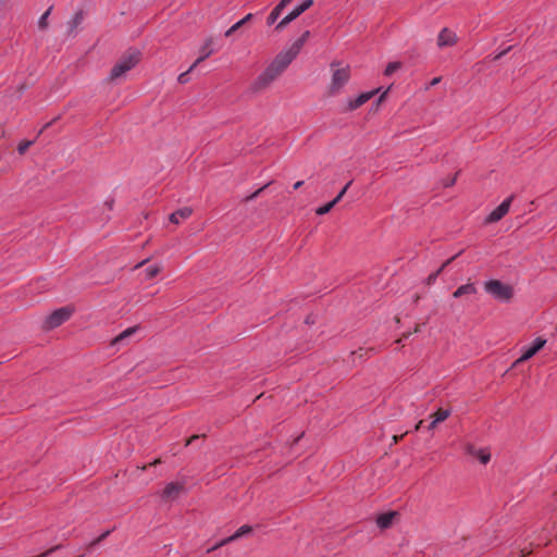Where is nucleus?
I'll return each instance as SVG.
<instances>
[{
    "mask_svg": "<svg viewBox=\"0 0 557 557\" xmlns=\"http://www.w3.org/2000/svg\"><path fill=\"white\" fill-rule=\"evenodd\" d=\"M335 205H336L335 201L332 200V201L327 202L326 205L319 207L317 209L315 213L318 215L326 214L334 208Z\"/></svg>",
    "mask_w": 557,
    "mask_h": 557,
    "instance_id": "24",
    "label": "nucleus"
},
{
    "mask_svg": "<svg viewBox=\"0 0 557 557\" xmlns=\"http://www.w3.org/2000/svg\"><path fill=\"white\" fill-rule=\"evenodd\" d=\"M136 331H137L136 326L126 329L125 331H123L121 334H119L116 337H114L112 339L111 345L115 346V345L122 343L123 341H125L126 338H128L129 336L135 334Z\"/></svg>",
    "mask_w": 557,
    "mask_h": 557,
    "instance_id": "19",
    "label": "nucleus"
},
{
    "mask_svg": "<svg viewBox=\"0 0 557 557\" xmlns=\"http://www.w3.org/2000/svg\"><path fill=\"white\" fill-rule=\"evenodd\" d=\"M109 534V531H107L106 533H103L100 537H99V541L104 539L107 535Z\"/></svg>",
    "mask_w": 557,
    "mask_h": 557,
    "instance_id": "45",
    "label": "nucleus"
},
{
    "mask_svg": "<svg viewBox=\"0 0 557 557\" xmlns=\"http://www.w3.org/2000/svg\"><path fill=\"white\" fill-rule=\"evenodd\" d=\"M403 437H404V434H401V435H394V436H393V441H394V443H397V442H398L399 440H401Z\"/></svg>",
    "mask_w": 557,
    "mask_h": 557,
    "instance_id": "39",
    "label": "nucleus"
},
{
    "mask_svg": "<svg viewBox=\"0 0 557 557\" xmlns=\"http://www.w3.org/2000/svg\"><path fill=\"white\" fill-rule=\"evenodd\" d=\"M232 542H234V540L232 539V536H228V537H226V539H223L222 541H220L219 543H216L213 547L209 548V549H208V552L210 553V552H212V550H215V549H218V548H220V547H222V546H224V545H226V544H228V543H232Z\"/></svg>",
    "mask_w": 557,
    "mask_h": 557,
    "instance_id": "27",
    "label": "nucleus"
},
{
    "mask_svg": "<svg viewBox=\"0 0 557 557\" xmlns=\"http://www.w3.org/2000/svg\"><path fill=\"white\" fill-rule=\"evenodd\" d=\"M440 81H441V77H435V78H433V79L431 81L430 85H431V86H435V85H437V84L440 83Z\"/></svg>",
    "mask_w": 557,
    "mask_h": 557,
    "instance_id": "36",
    "label": "nucleus"
},
{
    "mask_svg": "<svg viewBox=\"0 0 557 557\" xmlns=\"http://www.w3.org/2000/svg\"><path fill=\"white\" fill-rule=\"evenodd\" d=\"M252 531V528L250 525H242L232 536L234 541L240 539L242 536H245L249 534Z\"/></svg>",
    "mask_w": 557,
    "mask_h": 557,
    "instance_id": "21",
    "label": "nucleus"
},
{
    "mask_svg": "<svg viewBox=\"0 0 557 557\" xmlns=\"http://www.w3.org/2000/svg\"><path fill=\"white\" fill-rule=\"evenodd\" d=\"M242 26H243V22L235 23L232 27H230L225 32V36H227V37L231 36L234 32L238 30Z\"/></svg>",
    "mask_w": 557,
    "mask_h": 557,
    "instance_id": "30",
    "label": "nucleus"
},
{
    "mask_svg": "<svg viewBox=\"0 0 557 557\" xmlns=\"http://www.w3.org/2000/svg\"><path fill=\"white\" fill-rule=\"evenodd\" d=\"M146 262H147V260H144V261H141V262H139V263H137V264L135 265V269H138V268L143 267Z\"/></svg>",
    "mask_w": 557,
    "mask_h": 557,
    "instance_id": "42",
    "label": "nucleus"
},
{
    "mask_svg": "<svg viewBox=\"0 0 557 557\" xmlns=\"http://www.w3.org/2000/svg\"><path fill=\"white\" fill-rule=\"evenodd\" d=\"M161 461L160 459H156L153 462H151L149 466H156L159 465Z\"/></svg>",
    "mask_w": 557,
    "mask_h": 557,
    "instance_id": "44",
    "label": "nucleus"
},
{
    "mask_svg": "<svg viewBox=\"0 0 557 557\" xmlns=\"http://www.w3.org/2000/svg\"><path fill=\"white\" fill-rule=\"evenodd\" d=\"M546 344V339L542 338V337H537L532 346H530L529 348H527L523 354L521 355L520 358H518L512 367H517L518 364L529 360L530 358H532L535 354H537Z\"/></svg>",
    "mask_w": 557,
    "mask_h": 557,
    "instance_id": "7",
    "label": "nucleus"
},
{
    "mask_svg": "<svg viewBox=\"0 0 557 557\" xmlns=\"http://www.w3.org/2000/svg\"><path fill=\"white\" fill-rule=\"evenodd\" d=\"M198 438H199V436H198V435H194V436H191V437L187 441L186 445L191 444L195 440H198Z\"/></svg>",
    "mask_w": 557,
    "mask_h": 557,
    "instance_id": "37",
    "label": "nucleus"
},
{
    "mask_svg": "<svg viewBox=\"0 0 557 557\" xmlns=\"http://www.w3.org/2000/svg\"><path fill=\"white\" fill-rule=\"evenodd\" d=\"M313 4V0H305L297 7H295L283 20L278 22V24L275 26L276 30H282L285 28L290 22L296 20L298 16H300L305 11H307L309 8H311Z\"/></svg>",
    "mask_w": 557,
    "mask_h": 557,
    "instance_id": "6",
    "label": "nucleus"
},
{
    "mask_svg": "<svg viewBox=\"0 0 557 557\" xmlns=\"http://www.w3.org/2000/svg\"><path fill=\"white\" fill-rule=\"evenodd\" d=\"M484 289L496 300L508 302L513 297V288L509 284L498 280H490L484 283Z\"/></svg>",
    "mask_w": 557,
    "mask_h": 557,
    "instance_id": "4",
    "label": "nucleus"
},
{
    "mask_svg": "<svg viewBox=\"0 0 557 557\" xmlns=\"http://www.w3.org/2000/svg\"><path fill=\"white\" fill-rule=\"evenodd\" d=\"M162 269H163V267L161 263H157V264L148 267L145 270L146 278L151 280V278L156 277L162 271Z\"/></svg>",
    "mask_w": 557,
    "mask_h": 557,
    "instance_id": "20",
    "label": "nucleus"
},
{
    "mask_svg": "<svg viewBox=\"0 0 557 557\" xmlns=\"http://www.w3.org/2000/svg\"><path fill=\"white\" fill-rule=\"evenodd\" d=\"M455 182H456V176H454L453 178H450V180L445 184V186H446V187L453 186V185L455 184Z\"/></svg>",
    "mask_w": 557,
    "mask_h": 557,
    "instance_id": "35",
    "label": "nucleus"
},
{
    "mask_svg": "<svg viewBox=\"0 0 557 557\" xmlns=\"http://www.w3.org/2000/svg\"><path fill=\"white\" fill-rule=\"evenodd\" d=\"M251 17H252V14L249 13L244 18H242L239 22H243V26H244L248 21L251 20Z\"/></svg>",
    "mask_w": 557,
    "mask_h": 557,
    "instance_id": "33",
    "label": "nucleus"
},
{
    "mask_svg": "<svg viewBox=\"0 0 557 557\" xmlns=\"http://www.w3.org/2000/svg\"><path fill=\"white\" fill-rule=\"evenodd\" d=\"M422 424H423V420H420V421L416 424L414 430H416V431H418V430L422 426Z\"/></svg>",
    "mask_w": 557,
    "mask_h": 557,
    "instance_id": "40",
    "label": "nucleus"
},
{
    "mask_svg": "<svg viewBox=\"0 0 557 557\" xmlns=\"http://www.w3.org/2000/svg\"><path fill=\"white\" fill-rule=\"evenodd\" d=\"M269 184L264 185L263 187L259 188L257 191H255L253 194H251L250 196H248L246 198L247 201H250V200H253L256 197H258L260 195V193L268 187Z\"/></svg>",
    "mask_w": 557,
    "mask_h": 557,
    "instance_id": "32",
    "label": "nucleus"
},
{
    "mask_svg": "<svg viewBox=\"0 0 557 557\" xmlns=\"http://www.w3.org/2000/svg\"><path fill=\"white\" fill-rule=\"evenodd\" d=\"M385 95H386V91H385V92H383V94L380 96V98H379V100H377V103H381V102L383 101V99H384Z\"/></svg>",
    "mask_w": 557,
    "mask_h": 557,
    "instance_id": "43",
    "label": "nucleus"
},
{
    "mask_svg": "<svg viewBox=\"0 0 557 557\" xmlns=\"http://www.w3.org/2000/svg\"><path fill=\"white\" fill-rule=\"evenodd\" d=\"M193 213V210L188 207L176 210L170 215V221L174 224H180L181 221L188 219Z\"/></svg>",
    "mask_w": 557,
    "mask_h": 557,
    "instance_id": "14",
    "label": "nucleus"
},
{
    "mask_svg": "<svg viewBox=\"0 0 557 557\" xmlns=\"http://www.w3.org/2000/svg\"><path fill=\"white\" fill-rule=\"evenodd\" d=\"M309 37L310 32L305 30L287 49L277 53L270 64L251 82L250 91L259 94L268 89L300 53Z\"/></svg>",
    "mask_w": 557,
    "mask_h": 557,
    "instance_id": "1",
    "label": "nucleus"
},
{
    "mask_svg": "<svg viewBox=\"0 0 557 557\" xmlns=\"http://www.w3.org/2000/svg\"><path fill=\"white\" fill-rule=\"evenodd\" d=\"M419 299H420V297H419V295H417V296L414 297V302H418V300H419Z\"/></svg>",
    "mask_w": 557,
    "mask_h": 557,
    "instance_id": "47",
    "label": "nucleus"
},
{
    "mask_svg": "<svg viewBox=\"0 0 557 557\" xmlns=\"http://www.w3.org/2000/svg\"><path fill=\"white\" fill-rule=\"evenodd\" d=\"M213 39L208 38L203 46L200 48V57L190 65L189 71H193L199 63L209 58L214 51L212 49Z\"/></svg>",
    "mask_w": 557,
    "mask_h": 557,
    "instance_id": "11",
    "label": "nucleus"
},
{
    "mask_svg": "<svg viewBox=\"0 0 557 557\" xmlns=\"http://www.w3.org/2000/svg\"><path fill=\"white\" fill-rule=\"evenodd\" d=\"M140 60V53L136 50L125 53L119 62L112 67L110 79L115 81L132 70Z\"/></svg>",
    "mask_w": 557,
    "mask_h": 557,
    "instance_id": "3",
    "label": "nucleus"
},
{
    "mask_svg": "<svg viewBox=\"0 0 557 557\" xmlns=\"http://www.w3.org/2000/svg\"><path fill=\"white\" fill-rule=\"evenodd\" d=\"M483 465H486L491 460V454L485 449H479L475 456Z\"/></svg>",
    "mask_w": 557,
    "mask_h": 557,
    "instance_id": "23",
    "label": "nucleus"
},
{
    "mask_svg": "<svg viewBox=\"0 0 557 557\" xmlns=\"http://www.w3.org/2000/svg\"><path fill=\"white\" fill-rule=\"evenodd\" d=\"M419 331H420V325L418 324V325L416 326V329H414V332L417 333V332H419Z\"/></svg>",
    "mask_w": 557,
    "mask_h": 557,
    "instance_id": "46",
    "label": "nucleus"
},
{
    "mask_svg": "<svg viewBox=\"0 0 557 557\" xmlns=\"http://www.w3.org/2000/svg\"><path fill=\"white\" fill-rule=\"evenodd\" d=\"M286 5H288L287 2H285L284 0L280 1V3L272 10V12L268 16V18H267L268 25H272L275 23V21L282 14V11L285 9Z\"/></svg>",
    "mask_w": 557,
    "mask_h": 557,
    "instance_id": "17",
    "label": "nucleus"
},
{
    "mask_svg": "<svg viewBox=\"0 0 557 557\" xmlns=\"http://www.w3.org/2000/svg\"><path fill=\"white\" fill-rule=\"evenodd\" d=\"M456 257H457V256H454V257H451L450 259L446 260V261L441 265V268H440L437 271H435V272L431 273V274L426 277V280H425L426 285H433V284L436 282L437 276H438V275L444 271V269H445V268H446V267H447V265H448V264H449V263H450V262H451Z\"/></svg>",
    "mask_w": 557,
    "mask_h": 557,
    "instance_id": "18",
    "label": "nucleus"
},
{
    "mask_svg": "<svg viewBox=\"0 0 557 557\" xmlns=\"http://www.w3.org/2000/svg\"><path fill=\"white\" fill-rule=\"evenodd\" d=\"M556 52H557V50H556Z\"/></svg>",
    "mask_w": 557,
    "mask_h": 557,
    "instance_id": "49",
    "label": "nucleus"
},
{
    "mask_svg": "<svg viewBox=\"0 0 557 557\" xmlns=\"http://www.w3.org/2000/svg\"><path fill=\"white\" fill-rule=\"evenodd\" d=\"M379 90H372L368 92H362L357 98L349 100L348 109L356 110L368 102Z\"/></svg>",
    "mask_w": 557,
    "mask_h": 557,
    "instance_id": "12",
    "label": "nucleus"
},
{
    "mask_svg": "<svg viewBox=\"0 0 557 557\" xmlns=\"http://www.w3.org/2000/svg\"><path fill=\"white\" fill-rule=\"evenodd\" d=\"M184 491V484L180 482H171L166 484L162 492V498L165 502L176 499L181 493Z\"/></svg>",
    "mask_w": 557,
    "mask_h": 557,
    "instance_id": "9",
    "label": "nucleus"
},
{
    "mask_svg": "<svg viewBox=\"0 0 557 557\" xmlns=\"http://www.w3.org/2000/svg\"><path fill=\"white\" fill-rule=\"evenodd\" d=\"M457 42V35L449 28H443L437 36L440 48L451 47Z\"/></svg>",
    "mask_w": 557,
    "mask_h": 557,
    "instance_id": "10",
    "label": "nucleus"
},
{
    "mask_svg": "<svg viewBox=\"0 0 557 557\" xmlns=\"http://www.w3.org/2000/svg\"><path fill=\"white\" fill-rule=\"evenodd\" d=\"M400 66H401L400 62H391V63L387 64L385 71H384V74L389 76L394 72H396L398 69H400Z\"/></svg>",
    "mask_w": 557,
    "mask_h": 557,
    "instance_id": "25",
    "label": "nucleus"
},
{
    "mask_svg": "<svg viewBox=\"0 0 557 557\" xmlns=\"http://www.w3.org/2000/svg\"><path fill=\"white\" fill-rule=\"evenodd\" d=\"M352 181H349L345 186L344 188L338 193V195L333 199V201H335V203H338L342 198L344 197V195L346 194L347 189L349 188V186L351 185Z\"/></svg>",
    "mask_w": 557,
    "mask_h": 557,
    "instance_id": "28",
    "label": "nucleus"
},
{
    "mask_svg": "<svg viewBox=\"0 0 557 557\" xmlns=\"http://www.w3.org/2000/svg\"><path fill=\"white\" fill-rule=\"evenodd\" d=\"M285 2H287L288 4L293 1V0H284Z\"/></svg>",
    "mask_w": 557,
    "mask_h": 557,
    "instance_id": "48",
    "label": "nucleus"
},
{
    "mask_svg": "<svg viewBox=\"0 0 557 557\" xmlns=\"http://www.w3.org/2000/svg\"><path fill=\"white\" fill-rule=\"evenodd\" d=\"M332 77L327 87V94L330 96H336L341 92L344 86L350 78V67L339 66V63L333 62L331 64Z\"/></svg>",
    "mask_w": 557,
    "mask_h": 557,
    "instance_id": "2",
    "label": "nucleus"
},
{
    "mask_svg": "<svg viewBox=\"0 0 557 557\" xmlns=\"http://www.w3.org/2000/svg\"><path fill=\"white\" fill-rule=\"evenodd\" d=\"M52 124V122H49L47 123L39 132V134H41L46 128H48L50 125Z\"/></svg>",
    "mask_w": 557,
    "mask_h": 557,
    "instance_id": "41",
    "label": "nucleus"
},
{
    "mask_svg": "<svg viewBox=\"0 0 557 557\" xmlns=\"http://www.w3.org/2000/svg\"><path fill=\"white\" fill-rule=\"evenodd\" d=\"M476 287L473 283H467L465 285L459 286L453 294L454 298H461L468 295L476 294Z\"/></svg>",
    "mask_w": 557,
    "mask_h": 557,
    "instance_id": "15",
    "label": "nucleus"
},
{
    "mask_svg": "<svg viewBox=\"0 0 557 557\" xmlns=\"http://www.w3.org/2000/svg\"><path fill=\"white\" fill-rule=\"evenodd\" d=\"M34 144V140H23L17 146V151L20 154H24L27 149Z\"/></svg>",
    "mask_w": 557,
    "mask_h": 557,
    "instance_id": "26",
    "label": "nucleus"
},
{
    "mask_svg": "<svg viewBox=\"0 0 557 557\" xmlns=\"http://www.w3.org/2000/svg\"><path fill=\"white\" fill-rule=\"evenodd\" d=\"M190 72H191V71H189V69H188L186 72L182 73V74L178 76V78H177V79H178V83H181V84H186V83L188 82V75H189V73H190Z\"/></svg>",
    "mask_w": 557,
    "mask_h": 557,
    "instance_id": "31",
    "label": "nucleus"
},
{
    "mask_svg": "<svg viewBox=\"0 0 557 557\" xmlns=\"http://www.w3.org/2000/svg\"><path fill=\"white\" fill-rule=\"evenodd\" d=\"M513 196L505 199L497 208H495L486 218L487 223H494L499 221L504 215L507 214L510 208Z\"/></svg>",
    "mask_w": 557,
    "mask_h": 557,
    "instance_id": "8",
    "label": "nucleus"
},
{
    "mask_svg": "<svg viewBox=\"0 0 557 557\" xmlns=\"http://www.w3.org/2000/svg\"><path fill=\"white\" fill-rule=\"evenodd\" d=\"M478 450H479V449H476V448L474 447V445H473V444H471V443H467V444H465V451H466L468 455H470V456H475V454H476V451H478Z\"/></svg>",
    "mask_w": 557,
    "mask_h": 557,
    "instance_id": "29",
    "label": "nucleus"
},
{
    "mask_svg": "<svg viewBox=\"0 0 557 557\" xmlns=\"http://www.w3.org/2000/svg\"><path fill=\"white\" fill-rule=\"evenodd\" d=\"M451 414L449 409L440 408L433 414H431L432 422L428 426L429 430H434L436 425L443 421H445Z\"/></svg>",
    "mask_w": 557,
    "mask_h": 557,
    "instance_id": "13",
    "label": "nucleus"
},
{
    "mask_svg": "<svg viewBox=\"0 0 557 557\" xmlns=\"http://www.w3.org/2000/svg\"><path fill=\"white\" fill-rule=\"evenodd\" d=\"M72 313L73 310L69 307H63L53 311L49 317H47L45 327L48 330L58 327L59 325L67 321Z\"/></svg>",
    "mask_w": 557,
    "mask_h": 557,
    "instance_id": "5",
    "label": "nucleus"
},
{
    "mask_svg": "<svg viewBox=\"0 0 557 557\" xmlns=\"http://www.w3.org/2000/svg\"><path fill=\"white\" fill-rule=\"evenodd\" d=\"M509 50H510V48H508V49H506V50H504V51L499 52L498 54H496V55H495V58H494V59H495V60L500 59V58H502L503 55H505Z\"/></svg>",
    "mask_w": 557,
    "mask_h": 557,
    "instance_id": "34",
    "label": "nucleus"
},
{
    "mask_svg": "<svg viewBox=\"0 0 557 557\" xmlns=\"http://www.w3.org/2000/svg\"><path fill=\"white\" fill-rule=\"evenodd\" d=\"M395 516H396L395 511H388V512L380 515L376 519L377 527L381 529L389 528L393 523Z\"/></svg>",
    "mask_w": 557,
    "mask_h": 557,
    "instance_id": "16",
    "label": "nucleus"
},
{
    "mask_svg": "<svg viewBox=\"0 0 557 557\" xmlns=\"http://www.w3.org/2000/svg\"><path fill=\"white\" fill-rule=\"evenodd\" d=\"M302 184H304V182H302V181H298V182H296V183L294 184V188H295V189H298V188H300V187L302 186Z\"/></svg>",
    "mask_w": 557,
    "mask_h": 557,
    "instance_id": "38",
    "label": "nucleus"
},
{
    "mask_svg": "<svg viewBox=\"0 0 557 557\" xmlns=\"http://www.w3.org/2000/svg\"><path fill=\"white\" fill-rule=\"evenodd\" d=\"M52 7H50L39 18L38 21V28L41 30L47 29L48 27V17L51 13Z\"/></svg>",
    "mask_w": 557,
    "mask_h": 557,
    "instance_id": "22",
    "label": "nucleus"
}]
</instances>
